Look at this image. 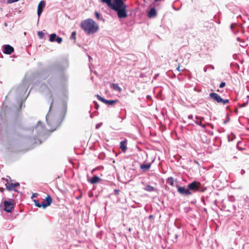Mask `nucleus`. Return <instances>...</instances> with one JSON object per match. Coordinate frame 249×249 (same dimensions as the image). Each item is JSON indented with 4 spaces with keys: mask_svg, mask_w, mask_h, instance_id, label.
<instances>
[{
    "mask_svg": "<svg viewBox=\"0 0 249 249\" xmlns=\"http://www.w3.org/2000/svg\"><path fill=\"white\" fill-rule=\"evenodd\" d=\"M153 217V216L152 215H150L149 216V219H151V218H152Z\"/></svg>",
    "mask_w": 249,
    "mask_h": 249,
    "instance_id": "72a5a7b5",
    "label": "nucleus"
},
{
    "mask_svg": "<svg viewBox=\"0 0 249 249\" xmlns=\"http://www.w3.org/2000/svg\"><path fill=\"white\" fill-rule=\"evenodd\" d=\"M225 85H226V83L224 82H222L220 83V84L219 85V88H223L225 86Z\"/></svg>",
    "mask_w": 249,
    "mask_h": 249,
    "instance_id": "b1692460",
    "label": "nucleus"
},
{
    "mask_svg": "<svg viewBox=\"0 0 249 249\" xmlns=\"http://www.w3.org/2000/svg\"><path fill=\"white\" fill-rule=\"evenodd\" d=\"M151 167V163L142 164L140 165V168L144 171L149 170Z\"/></svg>",
    "mask_w": 249,
    "mask_h": 249,
    "instance_id": "2eb2a0df",
    "label": "nucleus"
},
{
    "mask_svg": "<svg viewBox=\"0 0 249 249\" xmlns=\"http://www.w3.org/2000/svg\"><path fill=\"white\" fill-rule=\"evenodd\" d=\"M195 123L198 125H201V122L200 121H196Z\"/></svg>",
    "mask_w": 249,
    "mask_h": 249,
    "instance_id": "cd10ccee",
    "label": "nucleus"
},
{
    "mask_svg": "<svg viewBox=\"0 0 249 249\" xmlns=\"http://www.w3.org/2000/svg\"><path fill=\"white\" fill-rule=\"evenodd\" d=\"M200 185V182L195 181L189 184L188 187L190 191L196 192L199 190Z\"/></svg>",
    "mask_w": 249,
    "mask_h": 249,
    "instance_id": "423d86ee",
    "label": "nucleus"
},
{
    "mask_svg": "<svg viewBox=\"0 0 249 249\" xmlns=\"http://www.w3.org/2000/svg\"><path fill=\"white\" fill-rule=\"evenodd\" d=\"M95 16H96V18L97 19L99 18H100V14L98 12H95Z\"/></svg>",
    "mask_w": 249,
    "mask_h": 249,
    "instance_id": "a878e982",
    "label": "nucleus"
},
{
    "mask_svg": "<svg viewBox=\"0 0 249 249\" xmlns=\"http://www.w3.org/2000/svg\"><path fill=\"white\" fill-rule=\"evenodd\" d=\"M177 190L178 193L182 195L188 196L192 194L191 192L189 190L188 188H186L185 187H181L178 186Z\"/></svg>",
    "mask_w": 249,
    "mask_h": 249,
    "instance_id": "0eeeda50",
    "label": "nucleus"
},
{
    "mask_svg": "<svg viewBox=\"0 0 249 249\" xmlns=\"http://www.w3.org/2000/svg\"><path fill=\"white\" fill-rule=\"evenodd\" d=\"M167 182L169 185H170L171 186H173L174 183V180L173 178H172V177L169 178L167 179Z\"/></svg>",
    "mask_w": 249,
    "mask_h": 249,
    "instance_id": "a211bd4d",
    "label": "nucleus"
},
{
    "mask_svg": "<svg viewBox=\"0 0 249 249\" xmlns=\"http://www.w3.org/2000/svg\"><path fill=\"white\" fill-rule=\"evenodd\" d=\"M120 148L121 149L122 152H126V151L127 150L126 141V140L122 141L120 142Z\"/></svg>",
    "mask_w": 249,
    "mask_h": 249,
    "instance_id": "ddd939ff",
    "label": "nucleus"
},
{
    "mask_svg": "<svg viewBox=\"0 0 249 249\" xmlns=\"http://www.w3.org/2000/svg\"><path fill=\"white\" fill-rule=\"evenodd\" d=\"M55 41L58 43H61L62 42V38L60 37H57L55 39Z\"/></svg>",
    "mask_w": 249,
    "mask_h": 249,
    "instance_id": "4be33fe9",
    "label": "nucleus"
},
{
    "mask_svg": "<svg viewBox=\"0 0 249 249\" xmlns=\"http://www.w3.org/2000/svg\"><path fill=\"white\" fill-rule=\"evenodd\" d=\"M3 204L4 206V210L8 213L12 212L15 205L14 200L12 199L5 200L3 202Z\"/></svg>",
    "mask_w": 249,
    "mask_h": 249,
    "instance_id": "39448f33",
    "label": "nucleus"
},
{
    "mask_svg": "<svg viewBox=\"0 0 249 249\" xmlns=\"http://www.w3.org/2000/svg\"><path fill=\"white\" fill-rule=\"evenodd\" d=\"M35 205L38 207H42L45 209L47 207L50 206L52 203V199L50 195H48L46 198L41 203L38 202L36 200H34Z\"/></svg>",
    "mask_w": 249,
    "mask_h": 249,
    "instance_id": "7ed1b4c3",
    "label": "nucleus"
},
{
    "mask_svg": "<svg viewBox=\"0 0 249 249\" xmlns=\"http://www.w3.org/2000/svg\"><path fill=\"white\" fill-rule=\"evenodd\" d=\"M177 70H178V71H183V70H180V65L178 64V67H177Z\"/></svg>",
    "mask_w": 249,
    "mask_h": 249,
    "instance_id": "393cba45",
    "label": "nucleus"
},
{
    "mask_svg": "<svg viewBox=\"0 0 249 249\" xmlns=\"http://www.w3.org/2000/svg\"><path fill=\"white\" fill-rule=\"evenodd\" d=\"M0 191L1 192H3L4 191V189L3 188H0Z\"/></svg>",
    "mask_w": 249,
    "mask_h": 249,
    "instance_id": "2f4dec72",
    "label": "nucleus"
},
{
    "mask_svg": "<svg viewBox=\"0 0 249 249\" xmlns=\"http://www.w3.org/2000/svg\"><path fill=\"white\" fill-rule=\"evenodd\" d=\"M80 27L88 35L96 33L99 29L98 24L93 20L89 18L82 21Z\"/></svg>",
    "mask_w": 249,
    "mask_h": 249,
    "instance_id": "f03ea898",
    "label": "nucleus"
},
{
    "mask_svg": "<svg viewBox=\"0 0 249 249\" xmlns=\"http://www.w3.org/2000/svg\"><path fill=\"white\" fill-rule=\"evenodd\" d=\"M200 121L201 122L202 121H203L204 120V117H201L199 118Z\"/></svg>",
    "mask_w": 249,
    "mask_h": 249,
    "instance_id": "473e14b6",
    "label": "nucleus"
},
{
    "mask_svg": "<svg viewBox=\"0 0 249 249\" xmlns=\"http://www.w3.org/2000/svg\"><path fill=\"white\" fill-rule=\"evenodd\" d=\"M37 35L40 38H42L44 36V33L42 31L38 32Z\"/></svg>",
    "mask_w": 249,
    "mask_h": 249,
    "instance_id": "412c9836",
    "label": "nucleus"
},
{
    "mask_svg": "<svg viewBox=\"0 0 249 249\" xmlns=\"http://www.w3.org/2000/svg\"><path fill=\"white\" fill-rule=\"evenodd\" d=\"M119 192H120L119 190L115 189V190H114V193H115V195H118V194H119Z\"/></svg>",
    "mask_w": 249,
    "mask_h": 249,
    "instance_id": "bb28decb",
    "label": "nucleus"
},
{
    "mask_svg": "<svg viewBox=\"0 0 249 249\" xmlns=\"http://www.w3.org/2000/svg\"><path fill=\"white\" fill-rule=\"evenodd\" d=\"M144 190L148 192H152L154 190V188L152 186L148 185L145 187Z\"/></svg>",
    "mask_w": 249,
    "mask_h": 249,
    "instance_id": "f3484780",
    "label": "nucleus"
},
{
    "mask_svg": "<svg viewBox=\"0 0 249 249\" xmlns=\"http://www.w3.org/2000/svg\"><path fill=\"white\" fill-rule=\"evenodd\" d=\"M45 6V2L44 1L41 0L40 1L37 6V15L38 17H40V15L41 14Z\"/></svg>",
    "mask_w": 249,
    "mask_h": 249,
    "instance_id": "9b49d317",
    "label": "nucleus"
},
{
    "mask_svg": "<svg viewBox=\"0 0 249 249\" xmlns=\"http://www.w3.org/2000/svg\"><path fill=\"white\" fill-rule=\"evenodd\" d=\"M200 125L201 126L204 128H205L206 127V124H202V123H201V125Z\"/></svg>",
    "mask_w": 249,
    "mask_h": 249,
    "instance_id": "c756f323",
    "label": "nucleus"
},
{
    "mask_svg": "<svg viewBox=\"0 0 249 249\" xmlns=\"http://www.w3.org/2000/svg\"><path fill=\"white\" fill-rule=\"evenodd\" d=\"M188 118H189V119H193V115H189V116H188Z\"/></svg>",
    "mask_w": 249,
    "mask_h": 249,
    "instance_id": "c85d7f7f",
    "label": "nucleus"
},
{
    "mask_svg": "<svg viewBox=\"0 0 249 249\" xmlns=\"http://www.w3.org/2000/svg\"><path fill=\"white\" fill-rule=\"evenodd\" d=\"M111 88L116 91L121 92L122 91L121 88L119 86L118 84L112 83L110 85Z\"/></svg>",
    "mask_w": 249,
    "mask_h": 249,
    "instance_id": "dca6fc26",
    "label": "nucleus"
},
{
    "mask_svg": "<svg viewBox=\"0 0 249 249\" xmlns=\"http://www.w3.org/2000/svg\"><path fill=\"white\" fill-rule=\"evenodd\" d=\"M157 15V12L155 8H152L149 11L148 17L150 18L155 17Z\"/></svg>",
    "mask_w": 249,
    "mask_h": 249,
    "instance_id": "4468645a",
    "label": "nucleus"
},
{
    "mask_svg": "<svg viewBox=\"0 0 249 249\" xmlns=\"http://www.w3.org/2000/svg\"><path fill=\"white\" fill-rule=\"evenodd\" d=\"M208 124L209 125H210V126L211 127V128H213H213H214V127H213V124Z\"/></svg>",
    "mask_w": 249,
    "mask_h": 249,
    "instance_id": "7c9ffc66",
    "label": "nucleus"
},
{
    "mask_svg": "<svg viewBox=\"0 0 249 249\" xmlns=\"http://www.w3.org/2000/svg\"><path fill=\"white\" fill-rule=\"evenodd\" d=\"M96 97L99 100L102 101V102H103L104 103H105L106 104H107L109 105H113V104H115L116 103H117L118 101V100H107L102 98L99 95H97Z\"/></svg>",
    "mask_w": 249,
    "mask_h": 249,
    "instance_id": "6e6552de",
    "label": "nucleus"
},
{
    "mask_svg": "<svg viewBox=\"0 0 249 249\" xmlns=\"http://www.w3.org/2000/svg\"><path fill=\"white\" fill-rule=\"evenodd\" d=\"M56 37V35L55 34H54V33L50 35L49 40L51 42H53L54 41Z\"/></svg>",
    "mask_w": 249,
    "mask_h": 249,
    "instance_id": "aec40b11",
    "label": "nucleus"
},
{
    "mask_svg": "<svg viewBox=\"0 0 249 249\" xmlns=\"http://www.w3.org/2000/svg\"><path fill=\"white\" fill-rule=\"evenodd\" d=\"M58 123H56L55 124L53 125L52 128V130H54L56 129V128L58 127Z\"/></svg>",
    "mask_w": 249,
    "mask_h": 249,
    "instance_id": "5701e85b",
    "label": "nucleus"
},
{
    "mask_svg": "<svg viewBox=\"0 0 249 249\" xmlns=\"http://www.w3.org/2000/svg\"><path fill=\"white\" fill-rule=\"evenodd\" d=\"M101 180V178L99 177L95 176V175L93 176V177L91 179H89V181L91 184L97 183L99 182Z\"/></svg>",
    "mask_w": 249,
    "mask_h": 249,
    "instance_id": "f8f14e48",
    "label": "nucleus"
},
{
    "mask_svg": "<svg viewBox=\"0 0 249 249\" xmlns=\"http://www.w3.org/2000/svg\"><path fill=\"white\" fill-rule=\"evenodd\" d=\"M14 51V49L13 47L9 45H5L4 46V53L7 54H11Z\"/></svg>",
    "mask_w": 249,
    "mask_h": 249,
    "instance_id": "9d476101",
    "label": "nucleus"
},
{
    "mask_svg": "<svg viewBox=\"0 0 249 249\" xmlns=\"http://www.w3.org/2000/svg\"><path fill=\"white\" fill-rule=\"evenodd\" d=\"M210 97L218 103H221L223 105H226L229 103L228 99H223L221 96L216 93L212 92L210 94Z\"/></svg>",
    "mask_w": 249,
    "mask_h": 249,
    "instance_id": "20e7f679",
    "label": "nucleus"
},
{
    "mask_svg": "<svg viewBox=\"0 0 249 249\" xmlns=\"http://www.w3.org/2000/svg\"><path fill=\"white\" fill-rule=\"evenodd\" d=\"M76 31H73L72 32L70 37L71 39L73 40L74 42H75L76 41Z\"/></svg>",
    "mask_w": 249,
    "mask_h": 249,
    "instance_id": "6ab92c4d",
    "label": "nucleus"
},
{
    "mask_svg": "<svg viewBox=\"0 0 249 249\" xmlns=\"http://www.w3.org/2000/svg\"><path fill=\"white\" fill-rule=\"evenodd\" d=\"M6 188L8 190L11 191L15 190V188L19 186V183H13L11 181L8 182L5 184Z\"/></svg>",
    "mask_w": 249,
    "mask_h": 249,
    "instance_id": "1a4fd4ad",
    "label": "nucleus"
},
{
    "mask_svg": "<svg viewBox=\"0 0 249 249\" xmlns=\"http://www.w3.org/2000/svg\"><path fill=\"white\" fill-rule=\"evenodd\" d=\"M101 1L115 11L119 18H124L127 17V6L124 3L123 0H101Z\"/></svg>",
    "mask_w": 249,
    "mask_h": 249,
    "instance_id": "f257e3e1",
    "label": "nucleus"
}]
</instances>
